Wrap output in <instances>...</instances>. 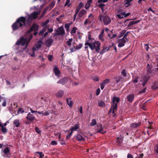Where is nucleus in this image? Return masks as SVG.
I'll return each instance as SVG.
<instances>
[{
  "label": "nucleus",
  "mask_w": 158,
  "mask_h": 158,
  "mask_svg": "<svg viewBox=\"0 0 158 158\" xmlns=\"http://www.w3.org/2000/svg\"><path fill=\"white\" fill-rule=\"evenodd\" d=\"M129 33V31H127L126 33H125V34H124V35H123V38H124L127 40V41H128V39L127 38V36L128 35V34Z\"/></svg>",
  "instance_id": "obj_47"
},
{
  "label": "nucleus",
  "mask_w": 158,
  "mask_h": 158,
  "mask_svg": "<svg viewBox=\"0 0 158 158\" xmlns=\"http://www.w3.org/2000/svg\"><path fill=\"white\" fill-rule=\"evenodd\" d=\"M54 5H55V3H54L53 2H52V3H51L50 4V5L49 6L50 8V10L53 7Z\"/></svg>",
  "instance_id": "obj_60"
},
{
  "label": "nucleus",
  "mask_w": 158,
  "mask_h": 158,
  "mask_svg": "<svg viewBox=\"0 0 158 158\" xmlns=\"http://www.w3.org/2000/svg\"><path fill=\"white\" fill-rule=\"evenodd\" d=\"M119 101V99H113L111 106L110 110L109 112L114 113L115 110H117V103Z\"/></svg>",
  "instance_id": "obj_4"
},
{
  "label": "nucleus",
  "mask_w": 158,
  "mask_h": 158,
  "mask_svg": "<svg viewBox=\"0 0 158 158\" xmlns=\"http://www.w3.org/2000/svg\"><path fill=\"white\" fill-rule=\"evenodd\" d=\"M85 45V46L88 45L91 50L95 49V51L97 52H99L100 44L99 41H95L94 42L91 43L86 42Z\"/></svg>",
  "instance_id": "obj_2"
},
{
  "label": "nucleus",
  "mask_w": 158,
  "mask_h": 158,
  "mask_svg": "<svg viewBox=\"0 0 158 158\" xmlns=\"http://www.w3.org/2000/svg\"><path fill=\"white\" fill-rule=\"evenodd\" d=\"M73 39L72 38L69 39V40L67 41L66 42L67 44L69 46H71V43L73 41Z\"/></svg>",
  "instance_id": "obj_36"
},
{
  "label": "nucleus",
  "mask_w": 158,
  "mask_h": 158,
  "mask_svg": "<svg viewBox=\"0 0 158 158\" xmlns=\"http://www.w3.org/2000/svg\"><path fill=\"white\" fill-rule=\"evenodd\" d=\"M110 79L109 78H107L104 80L102 83L105 85L107 84L110 81Z\"/></svg>",
  "instance_id": "obj_35"
},
{
  "label": "nucleus",
  "mask_w": 158,
  "mask_h": 158,
  "mask_svg": "<svg viewBox=\"0 0 158 158\" xmlns=\"http://www.w3.org/2000/svg\"><path fill=\"white\" fill-rule=\"evenodd\" d=\"M70 24H65V28L66 29V30L67 31H68L69 30V29L70 28L69 25Z\"/></svg>",
  "instance_id": "obj_50"
},
{
  "label": "nucleus",
  "mask_w": 158,
  "mask_h": 158,
  "mask_svg": "<svg viewBox=\"0 0 158 158\" xmlns=\"http://www.w3.org/2000/svg\"><path fill=\"white\" fill-rule=\"evenodd\" d=\"M67 79L66 78H64L59 81L57 82V83L60 84L62 85H64L67 82Z\"/></svg>",
  "instance_id": "obj_19"
},
{
  "label": "nucleus",
  "mask_w": 158,
  "mask_h": 158,
  "mask_svg": "<svg viewBox=\"0 0 158 158\" xmlns=\"http://www.w3.org/2000/svg\"><path fill=\"white\" fill-rule=\"evenodd\" d=\"M26 18L21 16L17 19L16 21L12 25V28L13 31H15L19 29L20 27L26 25Z\"/></svg>",
  "instance_id": "obj_1"
},
{
  "label": "nucleus",
  "mask_w": 158,
  "mask_h": 158,
  "mask_svg": "<svg viewBox=\"0 0 158 158\" xmlns=\"http://www.w3.org/2000/svg\"><path fill=\"white\" fill-rule=\"evenodd\" d=\"M51 144L52 145H56L57 144V143L56 141L54 140L51 142Z\"/></svg>",
  "instance_id": "obj_63"
},
{
  "label": "nucleus",
  "mask_w": 158,
  "mask_h": 158,
  "mask_svg": "<svg viewBox=\"0 0 158 158\" xmlns=\"http://www.w3.org/2000/svg\"><path fill=\"white\" fill-rule=\"evenodd\" d=\"M79 127L78 125H76L74 126V127H72L71 129V131H72L73 132L74 131H77V129H78Z\"/></svg>",
  "instance_id": "obj_31"
},
{
  "label": "nucleus",
  "mask_w": 158,
  "mask_h": 158,
  "mask_svg": "<svg viewBox=\"0 0 158 158\" xmlns=\"http://www.w3.org/2000/svg\"><path fill=\"white\" fill-rule=\"evenodd\" d=\"M139 77L137 76H132V81L134 83H136L138 82V79Z\"/></svg>",
  "instance_id": "obj_26"
},
{
  "label": "nucleus",
  "mask_w": 158,
  "mask_h": 158,
  "mask_svg": "<svg viewBox=\"0 0 158 158\" xmlns=\"http://www.w3.org/2000/svg\"><path fill=\"white\" fill-rule=\"evenodd\" d=\"M135 95L134 94H130L127 97V99H134Z\"/></svg>",
  "instance_id": "obj_43"
},
{
  "label": "nucleus",
  "mask_w": 158,
  "mask_h": 158,
  "mask_svg": "<svg viewBox=\"0 0 158 158\" xmlns=\"http://www.w3.org/2000/svg\"><path fill=\"white\" fill-rule=\"evenodd\" d=\"M146 69V73L145 76L150 78L155 74L156 72L155 71V70L152 69V65L148 64Z\"/></svg>",
  "instance_id": "obj_3"
},
{
  "label": "nucleus",
  "mask_w": 158,
  "mask_h": 158,
  "mask_svg": "<svg viewBox=\"0 0 158 158\" xmlns=\"http://www.w3.org/2000/svg\"><path fill=\"white\" fill-rule=\"evenodd\" d=\"M33 20V19L31 18V17L30 16V15H29L28 16V18L27 19H26V21L27 23H30Z\"/></svg>",
  "instance_id": "obj_32"
},
{
  "label": "nucleus",
  "mask_w": 158,
  "mask_h": 158,
  "mask_svg": "<svg viewBox=\"0 0 158 158\" xmlns=\"http://www.w3.org/2000/svg\"><path fill=\"white\" fill-rule=\"evenodd\" d=\"M24 112V110H23L21 108H20L19 110L18 113V114L23 113Z\"/></svg>",
  "instance_id": "obj_57"
},
{
  "label": "nucleus",
  "mask_w": 158,
  "mask_h": 158,
  "mask_svg": "<svg viewBox=\"0 0 158 158\" xmlns=\"http://www.w3.org/2000/svg\"><path fill=\"white\" fill-rule=\"evenodd\" d=\"M121 74L124 77H126L127 76V74L126 72V70L123 69L122 71L121 72Z\"/></svg>",
  "instance_id": "obj_51"
},
{
  "label": "nucleus",
  "mask_w": 158,
  "mask_h": 158,
  "mask_svg": "<svg viewBox=\"0 0 158 158\" xmlns=\"http://www.w3.org/2000/svg\"><path fill=\"white\" fill-rule=\"evenodd\" d=\"M87 13V11L83 9L81 10L78 13V17H79V19L81 17H82L83 16H84Z\"/></svg>",
  "instance_id": "obj_15"
},
{
  "label": "nucleus",
  "mask_w": 158,
  "mask_h": 158,
  "mask_svg": "<svg viewBox=\"0 0 158 158\" xmlns=\"http://www.w3.org/2000/svg\"><path fill=\"white\" fill-rule=\"evenodd\" d=\"M127 42V40L123 38L119 39L118 41V47H123Z\"/></svg>",
  "instance_id": "obj_10"
},
{
  "label": "nucleus",
  "mask_w": 158,
  "mask_h": 158,
  "mask_svg": "<svg viewBox=\"0 0 158 158\" xmlns=\"http://www.w3.org/2000/svg\"><path fill=\"white\" fill-rule=\"evenodd\" d=\"M98 106L101 107H103L105 106V104L102 100H100L98 103Z\"/></svg>",
  "instance_id": "obj_29"
},
{
  "label": "nucleus",
  "mask_w": 158,
  "mask_h": 158,
  "mask_svg": "<svg viewBox=\"0 0 158 158\" xmlns=\"http://www.w3.org/2000/svg\"><path fill=\"white\" fill-rule=\"evenodd\" d=\"M67 102L68 106L70 107H72L73 104V102L71 99H67Z\"/></svg>",
  "instance_id": "obj_28"
},
{
  "label": "nucleus",
  "mask_w": 158,
  "mask_h": 158,
  "mask_svg": "<svg viewBox=\"0 0 158 158\" xmlns=\"http://www.w3.org/2000/svg\"><path fill=\"white\" fill-rule=\"evenodd\" d=\"M139 22V20L131 21L130 22L128 25H127V27L132 26L133 25L138 23Z\"/></svg>",
  "instance_id": "obj_22"
},
{
  "label": "nucleus",
  "mask_w": 158,
  "mask_h": 158,
  "mask_svg": "<svg viewBox=\"0 0 158 158\" xmlns=\"http://www.w3.org/2000/svg\"><path fill=\"white\" fill-rule=\"evenodd\" d=\"M0 102H2V106L3 107H5L6 106V99H0Z\"/></svg>",
  "instance_id": "obj_30"
},
{
  "label": "nucleus",
  "mask_w": 158,
  "mask_h": 158,
  "mask_svg": "<svg viewBox=\"0 0 158 158\" xmlns=\"http://www.w3.org/2000/svg\"><path fill=\"white\" fill-rule=\"evenodd\" d=\"M103 22L105 25H108L111 22L110 17L106 15L104 16L103 17Z\"/></svg>",
  "instance_id": "obj_9"
},
{
  "label": "nucleus",
  "mask_w": 158,
  "mask_h": 158,
  "mask_svg": "<svg viewBox=\"0 0 158 158\" xmlns=\"http://www.w3.org/2000/svg\"><path fill=\"white\" fill-rule=\"evenodd\" d=\"M27 38H24L23 36H21L16 42V44L17 45L21 44L23 46L25 44H27Z\"/></svg>",
  "instance_id": "obj_5"
},
{
  "label": "nucleus",
  "mask_w": 158,
  "mask_h": 158,
  "mask_svg": "<svg viewBox=\"0 0 158 158\" xmlns=\"http://www.w3.org/2000/svg\"><path fill=\"white\" fill-rule=\"evenodd\" d=\"M84 5L82 2H80L78 4V6L77 8L80 9L84 6Z\"/></svg>",
  "instance_id": "obj_53"
},
{
  "label": "nucleus",
  "mask_w": 158,
  "mask_h": 158,
  "mask_svg": "<svg viewBox=\"0 0 158 158\" xmlns=\"http://www.w3.org/2000/svg\"><path fill=\"white\" fill-rule=\"evenodd\" d=\"M56 35H63L65 33V31L62 26H61L57 28V29L56 30Z\"/></svg>",
  "instance_id": "obj_8"
},
{
  "label": "nucleus",
  "mask_w": 158,
  "mask_h": 158,
  "mask_svg": "<svg viewBox=\"0 0 158 158\" xmlns=\"http://www.w3.org/2000/svg\"><path fill=\"white\" fill-rule=\"evenodd\" d=\"M58 134L59 135V139L60 140V141H61L62 142L63 141V138H61L60 136H61V133H58Z\"/></svg>",
  "instance_id": "obj_56"
},
{
  "label": "nucleus",
  "mask_w": 158,
  "mask_h": 158,
  "mask_svg": "<svg viewBox=\"0 0 158 158\" xmlns=\"http://www.w3.org/2000/svg\"><path fill=\"white\" fill-rule=\"evenodd\" d=\"M53 71L56 76L57 77H59L60 76V71L57 66H55L53 69Z\"/></svg>",
  "instance_id": "obj_12"
},
{
  "label": "nucleus",
  "mask_w": 158,
  "mask_h": 158,
  "mask_svg": "<svg viewBox=\"0 0 158 158\" xmlns=\"http://www.w3.org/2000/svg\"><path fill=\"white\" fill-rule=\"evenodd\" d=\"M35 131L36 132L38 133H39L40 132V129L38 128L37 127H35Z\"/></svg>",
  "instance_id": "obj_58"
},
{
  "label": "nucleus",
  "mask_w": 158,
  "mask_h": 158,
  "mask_svg": "<svg viewBox=\"0 0 158 158\" xmlns=\"http://www.w3.org/2000/svg\"><path fill=\"white\" fill-rule=\"evenodd\" d=\"M76 138L77 140L80 141H83L85 140L84 138L81 135L78 134L76 136Z\"/></svg>",
  "instance_id": "obj_24"
},
{
  "label": "nucleus",
  "mask_w": 158,
  "mask_h": 158,
  "mask_svg": "<svg viewBox=\"0 0 158 158\" xmlns=\"http://www.w3.org/2000/svg\"><path fill=\"white\" fill-rule=\"evenodd\" d=\"M49 7L48 6H47L43 11L41 15V17H42L44 16L45 15V14L46 13L47 11L48 10V8Z\"/></svg>",
  "instance_id": "obj_27"
},
{
  "label": "nucleus",
  "mask_w": 158,
  "mask_h": 158,
  "mask_svg": "<svg viewBox=\"0 0 158 158\" xmlns=\"http://www.w3.org/2000/svg\"><path fill=\"white\" fill-rule=\"evenodd\" d=\"M100 90L99 88L97 89L96 90V95H99L100 93Z\"/></svg>",
  "instance_id": "obj_62"
},
{
  "label": "nucleus",
  "mask_w": 158,
  "mask_h": 158,
  "mask_svg": "<svg viewBox=\"0 0 158 158\" xmlns=\"http://www.w3.org/2000/svg\"><path fill=\"white\" fill-rule=\"evenodd\" d=\"M124 1H126V2L124 3V5H127V6L126 7H127L130 5V3L131 2V0H124Z\"/></svg>",
  "instance_id": "obj_44"
},
{
  "label": "nucleus",
  "mask_w": 158,
  "mask_h": 158,
  "mask_svg": "<svg viewBox=\"0 0 158 158\" xmlns=\"http://www.w3.org/2000/svg\"><path fill=\"white\" fill-rule=\"evenodd\" d=\"M77 29V28L76 27H74L72 29V30L71 31L70 33L71 34L74 33L75 34L76 33V30Z\"/></svg>",
  "instance_id": "obj_49"
},
{
  "label": "nucleus",
  "mask_w": 158,
  "mask_h": 158,
  "mask_svg": "<svg viewBox=\"0 0 158 158\" xmlns=\"http://www.w3.org/2000/svg\"><path fill=\"white\" fill-rule=\"evenodd\" d=\"M10 150L8 148H6L4 150L3 152L5 154H8L9 153Z\"/></svg>",
  "instance_id": "obj_40"
},
{
  "label": "nucleus",
  "mask_w": 158,
  "mask_h": 158,
  "mask_svg": "<svg viewBox=\"0 0 158 158\" xmlns=\"http://www.w3.org/2000/svg\"><path fill=\"white\" fill-rule=\"evenodd\" d=\"M13 124L14 127H19L20 126V121L18 119H15L13 121Z\"/></svg>",
  "instance_id": "obj_14"
},
{
  "label": "nucleus",
  "mask_w": 158,
  "mask_h": 158,
  "mask_svg": "<svg viewBox=\"0 0 158 158\" xmlns=\"http://www.w3.org/2000/svg\"><path fill=\"white\" fill-rule=\"evenodd\" d=\"M155 152L157 153H158V145H157L155 147Z\"/></svg>",
  "instance_id": "obj_64"
},
{
  "label": "nucleus",
  "mask_w": 158,
  "mask_h": 158,
  "mask_svg": "<svg viewBox=\"0 0 158 158\" xmlns=\"http://www.w3.org/2000/svg\"><path fill=\"white\" fill-rule=\"evenodd\" d=\"M103 17H104V16H103L102 15H100L99 16L98 18H99V19L100 21V22L102 21V19H103Z\"/></svg>",
  "instance_id": "obj_61"
},
{
  "label": "nucleus",
  "mask_w": 158,
  "mask_h": 158,
  "mask_svg": "<svg viewBox=\"0 0 158 158\" xmlns=\"http://www.w3.org/2000/svg\"><path fill=\"white\" fill-rule=\"evenodd\" d=\"M53 42V39H49L46 41L45 45L46 47H49Z\"/></svg>",
  "instance_id": "obj_16"
},
{
  "label": "nucleus",
  "mask_w": 158,
  "mask_h": 158,
  "mask_svg": "<svg viewBox=\"0 0 158 158\" xmlns=\"http://www.w3.org/2000/svg\"><path fill=\"white\" fill-rule=\"evenodd\" d=\"M70 0H67L64 6H66L68 5V7H69L70 5V4L68 5V4L70 2Z\"/></svg>",
  "instance_id": "obj_59"
},
{
  "label": "nucleus",
  "mask_w": 158,
  "mask_h": 158,
  "mask_svg": "<svg viewBox=\"0 0 158 158\" xmlns=\"http://www.w3.org/2000/svg\"><path fill=\"white\" fill-rule=\"evenodd\" d=\"M152 88L153 89H157L158 88V85L156 83H155L152 85Z\"/></svg>",
  "instance_id": "obj_52"
},
{
  "label": "nucleus",
  "mask_w": 158,
  "mask_h": 158,
  "mask_svg": "<svg viewBox=\"0 0 158 158\" xmlns=\"http://www.w3.org/2000/svg\"><path fill=\"white\" fill-rule=\"evenodd\" d=\"M2 129L1 130L2 132L4 133H6L7 131V129L6 128L4 127L2 125L1 126Z\"/></svg>",
  "instance_id": "obj_48"
},
{
  "label": "nucleus",
  "mask_w": 158,
  "mask_h": 158,
  "mask_svg": "<svg viewBox=\"0 0 158 158\" xmlns=\"http://www.w3.org/2000/svg\"><path fill=\"white\" fill-rule=\"evenodd\" d=\"M40 14V13L39 12L34 11L30 14L29 15L33 19H35L37 18L38 15H39Z\"/></svg>",
  "instance_id": "obj_11"
},
{
  "label": "nucleus",
  "mask_w": 158,
  "mask_h": 158,
  "mask_svg": "<svg viewBox=\"0 0 158 158\" xmlns=\"http://www.w3.org/2000/svg\"><path fill=\"white\" fill-rule=\"evenodd\" d=\"M92 21L90 20L89 19H86L84 22V25H86L88 23L89 24H90L92 22Z\"/></svg>",
  "instance_id": "obj_37"
},
{
  "label": "nucleus",
  "mask_w": 158,
  "mask_h": 158,
  "mask_svg": "<svg viewBox=\"0 0 158 158\" xmlns=\"http://www.w3.org/2000/svg\"><path fill=\"white\" fill-rule=\"evenodd\" d=\"M150 78L149 77H147V76H145L143 77V82L142 83L143 86H144L145 85Z\"/></svg>",
  "instance_id": "obj_18"
},
{
  "label": "nucleus",
  "mask_w": 158,
  "mask_h": 158,
  "mask_svg": "<svg viewBox=\"0 0 158 158\" xmlns=\"http://www.w3.org/2000/svg\"><path fill=\"white\" fill-rule=\"evenodd\" d=\"M126 31L125 30H123L121 32H120V35L118 36L119 38L122 37L123 35H124V34L126 33Z\"/></svg>",
  "instance_id": "obj_38"
},
{
  "label": "nucleus",
  "mask_w": 158,
  "mask_h": 158,
  "mask_svg": "<svg viewBox=\"0 0 158 158\" xmlns=\"http://www.w3.org/2000/svg\"><path fill=\"white\" fill-rule=\"evenodd\" d=\"M49 22V20L48 19L46 21L43 22L42 24V26L43 27L47 26L46 25Z\"/></svg>",
  "instance_id": "obj_34"
},
{
  "label": "nucleus",
  "mask_w": 158,
  "mask_h": 158,
  "mask_svg": "<svg viewBox=\"0 0 158 158\" xmlns=\"http://www.w3.org/2000/svg\"><path fill=\"white\" fill-rule=\"evenodd\" d=\"M80 9L78 8H77L75 10V14L77 15V14L79 12Z\"/></svg>",
  "instance_id": "obj_55"
},
{
  "label": "nucleus",
  "mask_w": 158,
  "mask_h": 158,
  "mask_svg": "<svg viewBox=\"0 0 158 158\" xmlns=\"http://www.w3.org/2000/svg\"><path fill=\"white\" fill-rule=\"evenodd\" d=\"M39 25L36 24L35 23H34L29 30L26 32V33L28 34H29L33 31H37Z\"/></svg>",
  "instance_id": "obj_6"
},
{
  "label": "nucleus",
  "mask_w": 158,
  "mask_h": 158,
  "mask_svg": "<svg viewBox=\"0 0 158 158\" xmlns=\"http://www.w3.org/2000/svg\"><path fill=\"white\" fill-rule=\"evenodd\" d=\"M82 46V44H79L77 46H74L75 48V49L76 50H79L80 49H81Z\"/></svg>",
  "instance_id": "obj_42"
},
{
  "label": "nucleus",
  "mask_w": 158,
  "mask_h": 158,
  "mask_svg": "<svg viewBox=\"0 0 158 158\" xmlns=\"http://www.w3.org/2000/svg\"><path fill=\"white\" fill-rule=\"evenodd\" d=\"M103 127L101 124L98 125L95 127V129L97 132L103 134L106 132V131L103 130Z\"/></svg>",
  "instance_id": "obj_7"
},
{
  "label": "nucleus",
  "mask_w": 158,
  "mask_h": 158,
  "mask_svg": "<svg viewBox=\"0 0 158 158\" xmlns=\"http://www.w3.org/2000/svg\"><path fill=\"white\" fill-rule=\"evenodd\" d=\"M11 106L12 109H15L17 107V105L16 103L13 102L11 104Z\"/></svg>",
  "instance_id": "obj_41"
},
{
  "label": "nucleus",
  "mask_w": 158,
  "mask_h": 158,
  "mask_svg": "<svg viewBox=\"0 0 158 158\" xmlns=\"http://www.w3.org/2000/svg\"><path fill=\"white\" fill-rule=\"evenodd\" d=\"M93 0H88L87 1V3H85V9L87 10L90 8L91 4L92 3Z\"/></svg>",
  "instance_id": "obj_17"
},
{
  "label": "nucleus",
  "mask_w": 158,
  "mask_h": 158,
  "mask_svg": "<svg viewBox=\"0 0 158 158\" xmlns=\"http://www.w3.org/2000/svg\"><path fill=\"white\" fill-rule=\"evenodd\" d=\"M50 113L49 111H46L43 113V115L44 116H47Z\"/></svg>",
  "instance_id": "obj_54"
},
{
  "label": "nucleus",
  "mask_w": 158,
  "mask_h": 158,
  "mask_svg": "<svg viewBox=\"0 0 158 158\" xmlns=\"http://www.w3.org/2000/svg\"><path fill=\"white\" fill-rule=\"evenodd\" d=\"M26 119L30 121H32L35 119V117L30 113H29L26 117Z\"/></svg>",
  "instance_id": "obj_13"
},
{
  "label": "nucleus",
  "mask_w": 158,
  "mask_h": 158,
  "mask_svg": "<svg viewBox=\"0 0 158 158\" xmlns=\"http://www.w3.org/2000/svg\"><path fill=\"white\" fill-rule=\"evenodd\" d=\"M109 50V48L108 47L107 48H104L100 52V53L101 54H103L104 52H106Z\"/></svg>",
  "instance_id": "obj_33"
},
{
  "label": "nucleus",
  "mask_w": 158,
  "mask_h": 158,
  "mask_svg": "<svg viewBox=\"0 0 158 158\" xmlns=\"http://www.w3.org/2000/svg\"><path fill=\"white\" fill-rule=\"evenodd\" d=\"M97 124L96 120L95 119H93L91 122L90 123V125L91 126H94Z\"/></svg>",
  "instance_id": "obj_39"
},
{
  "label": "nucleus",
  "mask_w": 158,
  "mask_h": 158,
  "mask_svg": "<svg viewBox=\"0 0 158 158\" xmlns=\"http://www.w3.org/2000/svg\"><path fill=\"white\" fill-rule=\"evenodd\" d=\"M104 32V29H103L102 30L101 33L98 36L99 39L102 42H103L105 40L103 38Z\"/></svg>",
  "instance_id": "obj_20"
},
{
  "label": "nucleus",
  "mask_w": 158,
  "mask_h": 158,
  "mask_svg": "<svg viewBox=\"0 0 158 158\" xmlns=\"http://www.w3.org/2000/svg\"><path fill=\"white\" fill-rule=\"evenodd\" d=\"M140 125V123H133L131 124L130 127L131 128V130H132L133 129L136 128L138 127Z\"/></svg>",
  "instance_id": "obj_21"
},
{
  "label": "nucleus",
  "mask_w": 158,
  "mask_h": 158,
  "mask_svg": "<svg viewBox=\"0 0 158 158\" xmlns=\"http://www.w3.org/2000/svg\"><path fill=\"white\" fill-rule=\"evenodd\" d=\"M33 37V35L32 34H30L29 36L28 40H27V46L28 44L30 42L31 40L32 39Z\"/></svg>",
  "instance_id": "obj_45"
},
{
  "label": "nucleus",
  "mask_w": 158,
  "mask_h": 158,
  "mask_svg": "<svg viewBox=\"0 0 158 158\" xmlns=\"http://www.w3.org/2000/svg\"><path fill=\"white\" fill-rule=\"evenodd\" d=\"M130 14V13H128L126 14L125 13V12L121 13V15H122L124 17H127L129 16Z\"/></svg>",
  "instance_id": "obj_46"
},
{
  "label": "nucleus",
  "mask_w": 158,
  "mask_h": 158,
  "mask_svg": "<svg viewBox=\"0 0 158 158\" xmlns=\"http://www.w3.org/2000/svg\"><path fill=\"white\" fill-rule=\"evenodd\" d=\"M64 94V91L62 90H59L56 94L57 98H60L63 96Z\"/></svg>",
  "instance_id": "obj_23"
},
{
  "label": "nucleus",
  "mask_w": 158,
  "mask_h": 158,
  "mask_svg": "<svg viewBox=\"0 0 158 158\" xmlns=\"http://www.w3.org/2000/svg\"><path fill=\"white\" fill-rule=\"evenodd\" d=\"M123 79V78L122 77L119 76L115 78V83H118L120 81H122Z\"/></svg>",
  "instance_id": "obj_25"
}]
</instances>
